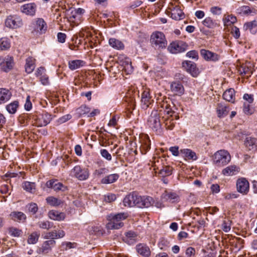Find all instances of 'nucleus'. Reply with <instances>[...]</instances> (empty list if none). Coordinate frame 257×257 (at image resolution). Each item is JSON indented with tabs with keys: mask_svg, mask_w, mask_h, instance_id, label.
<instances>
[{
	"mask_svg": "<svg viewBox=\"0 0 257 257\" xmlns=\"http://www.w3.org/2000/svg\"><path fill=\"white\" fill-rule=\"evenodd\" d=\"M150 140L148 138H146L142 142V144L140 147L141 153L143 154H146L150 149Z\"/></svg>",
	"mask_w": 257,
	"mask_h": 257,
	"instance_id": "nucleus-41",
	"label": "nucleus"
},
{
	"mask_svg": "<svg viewBox=\"0 0 257 257\" xmlns=\"http://www.w3.org/2000/svg\"><path fill=\"white\" fill-rule=\"evenodd\" d=\"M76 245V243H71L70 242H67L66 243H64L62 244V246H63L64 248L66 250L70 249L72 248H74Z\"/></svg>",
	"mask_w": 257,
	"mask_h": 257,
	"instance_id": "nucleus-62",
	"label": "nucleus"
},
{
	"mask_svg": "<svg viewBox=\"0 0 257 257\" xmlns=\"http://www.w3.org/2000/svg\"><path fill=\"white\" fill-rule=\"evenodd\" d=\"M172 168L169 166H163L159 171V174L162 177L169 176L172 174Z\"/></svg>",
	"mask_w": 257,
	"mask_h": 257,
	"instance_id": "nucleus-39",
	"label": "nucleus"
},
{
	"mask_svg": "<svg viewBox=\"0 0 257 257\" xmlns=\"http://www.w3.org/2000/svg\"><path fill=\"white\" fill-rule=\"evenodd\" d=\"M119 178V175L117 174H112L107 175L102 178L101 180L102 184H111L116 181Z\"/></svg>",
	"mask_w": 257,
	"mask_h": 257,
	"instance_id": "nucleus-31",
	"label": "nucleus"
},
{
	"mask_svg": "<svg viewBox=\"0 0 257 257\" xmlns=\"http://www.w3.org/2000/svg\"><path fill=\"white\" fill-rule=\"evenodd\" d=\"M46 200L48 204L53 206H58L63 203L61 200L53 196L48 197Z\"/></svg>",
	"mask_w": 257,
	"mask_h": 257,
	"instance_id": "nucleus-40",
	"label": "nucleus"
},
{
	"mask_svg": "<svg viewBox=\"0 0 257 257\" xmlns=\"http://www.w3.org/2000/svg\"><path fill=\"white\" fill-rule=\"evenodd\" d=\"M49 217L51 219L60 221L65 218V215L63 212H60L56 210H51L49 212Z\"/></svg>",
	"mask_w": 257,
	"mask_h": 257,
	"instance_id": "nucleus-29",
	"label": "nucleus"
},
{
	"mask_svg": "<svg viewBox=\"0 0 257 257\" xmlns=\"http://www.w3.org/2000/svg\"><path fill=\"white\" fill-rule=\"evenodd\" d=\"M182 66L194 77H196L199 74V71L197 68L196 64L192 61H185L183 62Z\"/></svg>",
	"mask_w": 257,
	"mask_h": 257,
	"instance_id": "nucleus-8",
	"label": "nucleus"
},
{
	"mask_svg": "<svg viewBox=\"0 0 257 257\" xmlns=\"http://www.w3.org/2000/svg\"><path fill=\"white\" fill-rule=\"evenodd\" d=\"M236 22V18L235 17L230 15L228 16L225 19L224 24L226 26H229L234 24Z\"/></svg>",
	"mask_w": 257,
	"mask_h": 257,
	"instance_id": "nucleus-52",
	"label": "nucleus"
},
{
	"mask_svg": "<svg viewBox=\"0 0 257 257\" xmlns=\"http://www.w3.org/2000/svg\"><path fill=\"white\" fill-rule=\"evenodd\" d=\"M187 46V44L183 41L173 42L168 46V50L172 53L177 54L185 51Z\"/></svg>",
	"mask_w": 257,
	"mask_h": 257,
	"instance_id": "nucleus-6",
	"label": "nucleus"
},
{
	"mask_svg": "<svg viewBox=\"0 0 257 257\" xmlns=\"http://www.w3.org/2000/svg\"><path fill=\"white\" fill-rule=\"evenodd\" d=\"M84 63V62L82 60H75L70 61L68 63V66L70 69L74 70L83 66Z\"/></svg>",
	"mask_w": 257,
	"mask_h": 257,
	"instance_id": "nucleus-35",
	"label": "nucleus"
},
{
	"mask_svg": "<svg viewBox=\"0 0 257 257\" xmlns=\"http://www.w3.org/2000/svg\"><path fill=\"white\" fill-rule=\"evenodd\" d=\"M162 117L157 110H153L149 116L147 124L148 126L157 134H161L163 132Z\"/></svg>",
	"mask_w": 257,
	"mask_h": 257,
	"instance_id": "nucleus-1",
	"label": "nucleus"
},
{
	"mask_svg": "<svg viewBox=\"0 0 257 257\" xmlns=\"http://www.w3.org/2000/svg\"><path fill=\"white\" fill-rule=\"evenodd\" d=\"M19 106V102L14 101L6 106V109L11 114H14Z\"/></svg>",
	"mask_w": 257,
	"mask_h": 257,
	"instance_id": "nucleus-42",
	"label": "nucleus"
},
{
	"mask_svg": "<svg viewBox=\"0 0 257 257\" xmlns=\"http://www.w3.org/2000/svg\"><path fill=\"white\" fill-rule=\"evenodd\" d=\"M229 153L225 150H220L215 152L213 156V164L217 167H223L231 161Z\"/></svg>",
	"mask_w": 257,
	"mask_h": 257,
	"instance_id": "nucleus-2",
	"label": "nucleus"
},
{
	"mask_svg": "<svg viewBox=\"0 0 257 257\" xmlns=\"http://www.w3.org/2000/svg\"><path fill=\"white\" fill-rule=\"evenodd\" d=\"M56 230L52 231V232H48L44 237L45 239H51L50 240H54L56 239Z\"/></svg>",
	"mask_w": 257,
	"mask_h": 257,
	"instance_id": "nucleus-61",
	"label": "nucleus"
},
{
	"mask_svg": "<svg viewBox=\"0 0 257 257\" xmlns=\"http://www.w3.org/2000/svg\"><path fill=\"white\" fill-rule=\"evenodd\" d=\"M71 118L72 115L71 114H66L60 117L58 120V122L60 123H63L66 122L67 121L70 120Z\"/></svg>",
	"mask_w": 257,
	"mask_h": 257,
	"instance_id": "nucleus-57",
	"label": "nucleus"
},
{
	"mask_svg": "<svg viewBox=\"0 0 257 257\" xmlns=\"http://www.w3.org/2000/svg\"><path fill=\"white\" fill-rule=\"evenodd\" d=\"M182 157L187 159L196 160L197 159L196 153L190 149H184L180 150Z\"/></svg>",
	"mask_w": 257,
	"mask_h": 257,
	"instance_id": "nucleus-28",
	"label": "nucleus"
},
{
	"mask_svg": "<svg viewBox=\"0 0 257 257\" xmlns=\"http://www.w3.org/2000/svg\"><path fill=\"white\" fill-rule=\"evenodd\" d=\"M71 174L80 180H86L89 176L87 170L82 169L79 166L74 167L71 171Z\"/></svg>",
	"mask_w": 257,
	"mask_h": 257,
	"instance_id": "nucleus-9",
	"label": "nucleus"
},
{
	"mask_svg": "<svg viewBox=\"0 0 257 257\" xmlns=\"http://www.w3.org/2000/svg\"><path fill=\"white\" fill-rule=\"evenodd\" d=\"M56 242L54 240H49L45 241L42 247L39 249L40 253L43 254H46L48 253L51 250L52 246H53Z\"/></svg>",
	"mask_w": 257,
	"mask_h": 257,
	"instance_id": "nucleus-22",
	"label": "nucleus"
},
{
	"mask_svg": "<svg viewBox=\"0 0 257 257\" xmlns=\"http://www.w3.org/2000/svg\"><path fill=\"white\" fill-rule=\"evenodd\" d=\"M162 107L164 108V115H170L173 113L174 112L171 110V106L169 104H168L167 102H164L162 105Z\"/></svg>",
	"mask_w": 257,
	"mask_h": 257,
	"instance_id": "nucleus-50",
	"label": "nucleus"
},
{
	"mask_svg": "<svg viewBox=\"0 0 257 257\" xmlns=\"http://www.w3.org/2000/svg\"><path fill=\"white\" fill-rule=\"evenodd\" d=\"M200 54L201 55L207 60L217 61L219 58V56L217 54L205 49H201Z\"/></svg>",
	"mask_w": 257,
	"mask_h": 257,
	"instance_id": "nucleus-20",
	"label": "nucleus"
},
{
	"mask_svg": "<svg viewBox=\"0 0 257 257\" xmlns=\"http://www.w3.org/2000/svg\"><path fill=\"white\" fill-rule=\"evenodd\" d=\"M108 173V169L105 168H101L98 170H96L94 174L97 176H100L102 174H105Z\"/></svg>",
	"mask_w": 257,
	"mask_h": 257,
	"instance_id": "nucleus-56",
	"label": "nucleus"
},
{
	"mask_svg": "<svg viewBox=\"0 0 257 257\" xmlns=\"http://www.w3.org/2000/svg\"><path fill=\"white\" fill-rule=\"evenodd\" d=\"M38 225L41 228L49 229L53 227V223L49 221H39L38 223Z\"/></svg>",
	"mask_w": 257,
	"mask_h": 257,
	"instance_id": "nucleus-49",
	"label": "nucleus"
},
{
	"mask_svg": "<svg viewBox=\"0 0 257 257\" xmlns=\"http://www.w3.org/2000/svg\"><path fill=\"white\" fill-rule=\"evenodd\" d=\"M27 207L29 211L33 214H35L38 210V206L35 203H31L27 205Z\"/></svg>",
	"mask_w": 257,
	"mask_h": 257,
	"instance_id": "nucleus-53",
	"label": "nucleus"
},
{
	"mask_svg": "<svg viewBox=\"0 0 257 257\" xmlns=\"http://www.w3.org/2000/svg\"><path fill=\"white\" fill-rule=\"evenodd\" d=\"M203 24L209 28H214L216 26H217V24L216 23L213 21V20L210 18L208 17L206 18L203 21Z\"/></svg>",
	"mask_w": 257,
	"mask_h": 257,
	"instance_id": "nucleus-48",
	"label": "nucleus"
},
{
	"mask_svg": "<svg viewBox=\"0 0 257 257\" xmlns=\"http://www.w3.org/2000/svg\"><path fill=\"white\" fill-rule=\"evenodd\" d=\"M184 14L178 6H175L171 13V18L176 20L182 19Z\"/></svg>",
	"mask_w": 257,
	"mask_h": 257,
	"instance_id": "nucleus-32",
	"label": "nucleus"
},
{
	"mask_svg": "<svg viewBox=\"0 0 257 257\" xmlns=\"http://www.w3.org/2000/svg\"><path fill=\"white\" fill-rule=\"evenodd\" d=\"M125 236L123 237L124 242L128 244L135 243L137 240V234L134 231H129L125 233Z\"/></svg>",
	"mask_w": 257,
	"mask_h": 257,
	"instance_id": "nucleus-23",
	"label": "nucleus"
},
{
	"mask_svg": "<svg viewBox=\"0 0 257 257\" xmlns=\"http://www.w3.org/2000/svg\"><path fill=\"white\" fill-rule=\"evenodd\" d=\"M36 9L37 6L35 3H29L23 5L21 8V11L27 15L33 16L35 14Z\"/></svg>",
	"mask_w": 257,
	"mask_h": 257,
	"instance_id": "nucleus-12",
	"label": "nucleus"
},
{
	"mask_svg": "<svg viewBox=\"0 0 257 257\" xmlns=\"http://www.w3.org/2000/svg\"><path fill=\"white\" fill-rule=\"evenodd\" d=\"M137 252L144 257H149L151 254V250L146 244H139L137 245Z\"/></svg>",
	"mask_w": 257,
	"mask_h": 257,
	"instance_id": "nucleus-24",
	"label": "nucleus"
},
{
	"mask_svg": "<svg viewBox=\"0 0 257 257\" xmlns=\"http://www.w3.org/2000/svg\"><path fill=\"white\" fill-rule=\"evenodd\" d=\"M52 120L51 115L47 112L39 114L36 120L38 126H45L49 124Z\"/></svg>",
	"mask_w": 257,
	"mask_h": 257,
	"instance_id": "nucleus-11",
	"label": "nucleus"
},
{
	"mask_svg": "<svg viewBox=\"0 0 257 257\" xmlns=\"http://www.w3.org/2000/svg\"><path fill=\"white\" fill-rule=\"evenodd\" d=\"M5 25L7 27L16 29L22 26V19L17 16H9L5 21Z\"/></svg>",
	"mask_w": 257,
	"mask_h": 257,
	"instance_id": "nucleus-7",
	"label": "nucleus"
},
{
	"mask_svg": "<svg viewBox=\"0 0 257 257\" xmlns=\"http://www.w3.org/2000/svg\"><path fill=\"white\" fill-rule=\"evenodd\" d=\"M239 171V168L235 165H230L223 169L222 174L225 176H232L236 174Z\"/></svg>",
	"mask_w": 257,
	"mask_h": 257,
	"instance_id": "nucleus-21",
	"label": "nucleus"
},
{
	"mask_svg": "<svg viewBox=\"0 0 257 257\" xmlns=\"http://www.w3.org/2000/svg\"><path fill=\"white\" fill-rule=\"evenodd\" d=\"M234 90L232 88H230L226 90L223 93V97L226 101L233 102L234 100Z\"/></svg>",
	"mask_w": 257,
	"mask_h": 257,
	"instance_id": "nucleus-34",
	"label": "nucleus"
},
{
	"mask_svg": "<svg viewBox=\"0 0 257 257\" xmlns=\"http://www.w3.org/2000/svg\"><path fill=\"white\" fill-rule=\"evenodd\" d=\"M126 101L128 103V107H129V109H132L133 110L135 109L136 102L134 98H126Z\"/></svg>",
	"mask_w": 257,
	"mask_h": 257,
	"instance_id": "nucleus-54",
	"label": "nucleus"
},
{
	"mask_svg": "<svg viewBox=\"0 0 257 257\" xmlns=\"http://www.w3.org/2000/svg\"><path fill=\"white\" fill-rule=\"evenodd\" d=\"M141 199L142 205L140 206V208L149 207L154 205V200L153 198L150 196H142Z\"/></svg>",
	"mask_w": 257,
	"mask_h": 257,
	"instance_id": "nucleus-30",
	"label": "nucleus"
},
{
	"mask_svg": "<svg viewBox=\"0 0 257 257\" xmlns=\"http://www.w3.org/2000/svg\"><path fill=\"white\" fill-rule=\"evenodd\" d=\"M244 145L248 150L254 151L257 149V139L247 137L244 141Z\"/></svg>",
	"mask_w": 257,
	"mask_h": 257,
	"instance_id": "nucleus-19",
	"label": "nucleus"
},
{
	"mask_svg": "<svg viewBox=\"0 0 257 257\" xmlns=\"http://www.w3.org/2000/svg\"><path fill=\"white\" fill-rule=\"evenodd\" d=\"M11 44L7 38H3L0 39V50H6L10 48Z\"/></svg>",
	"mask_w": 257,
	"mask_h": 257,
	"instance_id": "nucleus-46",
	"label": "nucleus"
},
{
	"mask_svg": "<svg viewBox=\"0 0 257 257\" xmlns=\"http://www.w3.org/2000/svg\"><path fill=\"white\" fill-rule=\"evenodd\" d=\"M236 188L239 192L246 194L249 190V183L245 178L239 179L236 182Z\"/></svg>",
	"mask_w": 257,
	"mask_h": 257,
	"instance_id": "nucleus-14",
	"label": "nucleus"
},
{
	"mask_svg": "<svg viewBox=\"0 0 257 257\" xmlns=\"http://www.w3.org/2000/svg\"><path fill=\"white\" fill-rule=\"evenodd\" d=\"M22 187L27 192L33 193L35 191L36 185L34 183L26 181L23 183Z\"/></svg>",
	"mask_w": 257,
	"mask_h": 257,
	"instance_id": "nucleus-43",
	"label": "nucleus"
},
{
	"mask_svg": "<svg viewBox=\"0 0 257 257\" xmlns=\"http://www.w3.org/2000/svg\"><path fill=\"white\" fill-rule=\"evenodd\" d=\"M216 111L219 117H223L227 115L228 110L226 106L218 104L216 108Z\"/></svg>",
	"mask_w": 257,
	"mask_h": 257,
	"instance_id": "nucleus-38",
	"label": "nucleus"
},
{
	"mask_svg": "<svg viewBox=\"0 0 257 257\" xmlns=\"http://www.w3.org/2000/svg\"><path fill=\"white\" fill-rule=\"evenodd\" d=\"M162 198L172 202L178 201L179 199V196L176 193L168 191L164 192L162 194Z\"/></svg>",
	"mask_w": 257,
	"mask_h": 257,
	"instance_id": "nucleus-26",
	"label": "nucleus"
},
{
	"mask_svg": "<svg viewBox=\"0 0 257 257\" xmlns=\"http://www.w3.org/2000/svg\"><path fill=\"white\" fill-rule=\"evenodd\" d=\"M12 93L7 89L0 88V104L7 102L11 97Z\"/></svg>",
	"mask_w": 257,
	"mask_h": 257,
	"instance_id": "nucleus-27",
	"label": "nucleus"
},
{
	"mask_svg": "<svg viewBox=\"0 0 257 257\" xmlns=\"http://www.w3.org/2000/svg\"><path fill=\"white\" fill-rule=\"evenodd\" d=\"M10 216L12 220L19 222L24 223L27 219L26 214L20 211H13Z\"/></svg>",
	"mask_w": 257,
	"mask_h": 257,
	"instance_id": "nucleus-18",
	"label": "nucleus"
},
{
	"mask_svg": "<svg viewBox=\"0 0 257 257\" xmlns=\"http://www.w3.org/2000/svg\"><path fill=\"white\" fill-rule=\"evenodd\" d=\"M46 186L48 188H52L55 191H62L63 192L67 190V187L63 185L62 183L59 182L57 180H50L46 183Z\"/></svg>",
	"mask_w": 257,
	"mask_h": 257,
	"instance_id": "nucleus-10",
	"label": "nucleus"
},
{
	"mask_svg": "<svg viewBox=\"0 0 257 257\" xmlns=\"http://www.w3.org/2000/svg\"><path fill=\"white\" fill-rule=\"evenodd\" d=\"M171 90L174 95L181 96L184 94V88L180 82H173L170 86Z\"/></svg>",
	"mask_w": 257,
	"mask_h": 257,
	"instance_id": "nucleus-15",
	"label": "nucleus"
},
{
	"mask_svg": "<svg viewBox=\"0 0 257 257\" xmlns=\"http://www.w3.org/2000/svg\"><path fill=\"white\" fill-rule=\"evenodd\" d=\"M90 111V108L88 107L85 105H82L76 109V113L77 114L78 116L80 117L82 115L89 113Z\"/></svg>",
	"mask_w": 257,
	"mask_h": 257,
	"instance_id": "nucleus-45",
	"label": "nucleus"
},
{
	"mask_svg": "<svg viewBox=\"0 0 257 257\" xmlns=\"http://www.w3.org/2000/svg\"><path fill=\"white\" fill-rule=\"evenodd\" d=\"M40 233L35 231L29 235L28 238V242L29 244H35L38 240Z\"/></svg>",
	"mask_w": 257,
	"mask_h": 257,
	"instance_id": "nucleus-44",
	"label": "nucleus"
},
{
	"mask_svg": "<svg viewBox=\"0 0 257 257\" xmlns=\"http://www.w3.org/2000/svg\"><path fill=\"white\" fill-rule=\"evenodd\" d=\"M35 59L32 57H29L26 59L25 70L28 73H31L35 69Z\"/></svg>",
	"mask_w": 257,
	"mask_h": 257,
	"instance_id": "nucleus-33",
	"label": "nucleus"
},
{
	"mask_svg": "<svg viewBox=\"0 0 257 257\" xmlns=\"http://www.w3.org/2000/svg\"><path fill=\"white\" fill-rule=\"evenodd\" d=\"M153 101L150 96L149 91L145 90L142 94V108L147 109Z\"/></svg>",
	"mask_w": 257,
	"mask_h": 257,
	"instance_id": "nucleus-17",
	"label": "nucleus"
},
{
	"mask_svg": "<svg viewBox=\"0 0 257 257\" xmlns=\"http://www.w3.org/2000/svg\"><path fill=\"white\" fill-rule=\"evenodd\" d=\"M30 30L34 36H39L46 32L47 26L42 18H37L31 24Z\"/></svg>",
	"mask_w": 257,
	"mask_h": 257,
	"instance_id": "nucleus-5",
	"label": "nucleus"
},
{
	"mask_svg": "<svg viewBox=\"0 0 257 257\" xmlns=\"http://www.w3.org/2000/svg\"><path fill=\"white\" fill-rule=\"evenodd\" d=\"M186 56L188 57H189L194 59H198V53L195 50H192L187 53Z\"/></svg>",
	"mask_w": 257,
	"mask_h": 257,
	"instance_id": "nucleus-58",
	"label": "nucleus"
},
{
	"mask_svg": "<svg viewBox=\"0 0 257 257\" xmlns=\"http://www.w3.org/2000/svg\"><path fill=\"white\" fill-rule=\"evenodd\" d=\"M239 71L240 72L241 74H252L251 72H250V69L248 66H242L240 69Z\"/></svg>",
	"mask_w": 257,
	"mask_h": 257,
	"instance_id": "nucleus-60",
	"label": "nucleus"
},
{
	"mask_svg": "<svg viewBox=\"0 0 257 257\" xmlns=\"http://www.w3.org/2000/svg\"><path fill=\"white\" fill-rule=\"evenodd\" d=\"M195 250L194 248L189 247L186 250V254L188 257H193Z\"/></svg>",
	"mask_w": 257,
	"mask_h": 257,
	"instance_id": "nucleus-63",
	"label": "nucleus"
},
{
	"mask_svg": "<svg viewBox=\"0 0 257 257\" xmlns=\"http://www.w3.org/2000/svg\"><path fill=\"white\" fill-rule=\"evenodd\" d=\"M109 44L112 48L118 50L123 49L124 48L123 44L119 40L115 38H110L109 40Z\"/></svg>",
	"mask_w": 257,
	"mask_h": 257,
	"instance_id": "nucleus-37",
	"label": "nucleus"
},
{
	"mask_svg": "<svg viewBox=\"0 0 257 257\" xmlns=\"http://www.w3.org/2000/svg\"><path fill=\"white\" fill-rule=\"evenodd\" d=\"M222 228L224 232H227L230 230V223L229 221L227 222L224 221L222 224Z\"/></svg>",
	"mask_w": 257,
	"mask_h": 257,
	"instance_id": "nucleus-59",
	"label": "nucleus"
},
{
	"mask_svg": "<svg viewBox=\"0 0 257 257\" xmlns=\"http://www.w3.org/2000/svg\"><path fill=\"white\" fill-rule=\"evenodd\" d=\"M162 119L167 130H172L175 126V122L172 114L162 116Z\"/></svg>",
	"mask_w": 257,
	"mask_h": 257,
	"instance_id": "nucleus-16",
	"label": "nucleus"
},
{
	"mask_svg": "<svg viewBox=\"0 0 257 257\" xmlns=\"http://www.w3.org/2000/svg\"><path fill=\"white\" fill-rule=\"evenodd\" d=\"M231 33L233 37L236 39L238 38L240 36L239 30L236 27L232 28Z\"/></svg>",
	"mask_w": 257,
	"mask_h": 257,
	"instance_id": "nucleus-64",
	"label": "nucleus"
},
{
	"mask_svg": "<svg viewBox=\"0 0 257 257\" xmlns=\"http://www.w3.org/2000/svg\"><path fill=\"white\" fill-rule=\"evenodd\" d=\"M127 217V213H119L116 214L109 216V222L106 224L108 229H118L123 226L122 221Z\"/></svg>",
	"mask_w": 257,
	"mask_h": 257,
	"instance_id": "nucleus-3",
	"label": "nucleus"
},
{
	"mask_svg": "<svg viewBox=\"0 0 257 257\" xmlns=\"http://www.w3.org/2000/svg\"><path fill=\"white\" fill-rule=\"evenodd\" d=\"M150 42L152 46L156 49L165 48L167 45V41L164 34L159 31L155 32L152 34Z\"/></svg>",
	"mask_w": 257,
	"mask_h": 257,
	"instance_id": "nucleus-4",
	"label": "nucleus"
},
{
	"mask_svg": "<svg viewBox=\"0 0 257 257\" xmlns=\"http://www.w3.org/2000/svg\"><path fill=\"white\" fill-rule=\"evenodd\" d=\"M3 61L1 65V69L3 71L8 72L13 69L14 64L13 57L9 56L3 57Z\"/></svg>",
	"mask_w": 257,
	"mask_h": 257,
	"instance_id": "nucleus-13",
	"label": "nucleus"
},
{
	"mask_svg": "<svg viewBox=\"0 0 257 257\" xmlns=\"http://www.w3.org/2000/svg\"><path fill=\"white\" fill-rule=\"evenodd\" d=\"M257 27V21L255 20L247 22L243 26L245 31H249L251 33L254 34L256 30H254Z\"/></svg>",
	"mask_w": 257,
	"mask_h": 257,
	"instance_id": "nucleus-36",
	"label": "nucleus"
},
{
	"mask_svg": "<svg viewBox=\"0 0 257 257\" xmlns=\"http://www.w3.org/2000/svg\"><path fill=\"white\" fill-rule=\"evenodd\" d=\"M237 13L240 14L246 15L250 13L251 11L249 7L244 6L240 7L237 10Z\"/></svg>",
	"mask_w": 257,
	"mask_h": 257,
	"instance_id": "nucleus-51",
	"label": "nucleus"
},
{
	"mask_svg": "<svg viewBox=\"0 0 257 257\" xmlns=\"http://www.w3.org/2000/svg\"><path fill=\"white\" fill-rule=\"evenodd\" d=\"M100 154L103 158L106 159L107 160L110 161L111 160V156L106 150H101Z\"/></svg>",
	"mask_w": 257,
	"mask_h": 257,
	"instance_id": "nucleus-55",
	"label": "nucleus"
},
{
	"mask_svg": "<svg viewBox=\"0 0 257 257\" xmlns=\"http://www.w3.org/2000/svg\"><path fill=\"white\" fill-rule=\"evenodd\" d=\"M22 233V230L15 227H10L9 229V233L13 237H19Z\"/></svg>",
	"mask_w": 257,
	"mask_h": 257,
	"instance_id": "nucleus-47",
	"label": "nucleus"
},
{
	"mask_svg": "<svg viewBox=\"0 0 257 257\" xmlns=\"http://www.w3.org/2000/svg\"><path fill=\"white\" fill-rule=\"evenodd\" d=\"M136 192H133L126 195L123 199V202L125 206L133 207L135 206Z\"/></svg>",
	"mask_w": 257,
	"mask_h": 257,
	"instance_id": "nucleus-25",
	"label": "nucleus"
}]
</instances>
